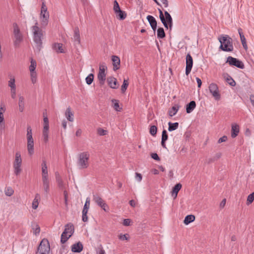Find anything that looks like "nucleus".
I'll list each match as a JSON object with an SVG mask.
<instances>
[{"label":"nucleus","instance_id":"f257e3e1","mask_svg":"<svg viewBox=\"0 0 254 254\" xmlns=\"http://www.w3.org/2000/svg\"><path fill=\"white\" fill-rule=\"evenodd\" d=\"M220 43L219 49L225 52H232L234 50L233 40L227 35H222L218 37Z\"/></svg>","mask_w":254,"mask_h":254},{"label":"nucleus","instance_id":"f03ea898","mask_svg":"<svg viewBox=\"0 0 254 254\" xmlns=\"http://www.w3.org/2000/svg\"><path fill=\"white\" fill-rule=\"evenodd\" d=\"M90 154L88 152H83L78 155L77 166L80 169H85L89 166Z\"/></svg>","mask_w":254,"mask_h":254},{"label":"nucleus","instance_id":"7ed1b4c3","mask_svg":"<svg viewBox=\"0 0 254 254\" xmlns=\"http://www.w3.org/2000/svg\"><path fill=\"white\" fill-rule=\"evenodd\" d=\"M41 0L42 1V3L40 14V19L42 27L45 28L48 24L49 13L48 11V8L45 1L43 0Z\"/></svg>","mask_w":254,"mask_h":254},{"label":"nucleus","instance_id":"20e7f679","mask_svg":"<svg viewBox=\"0 0 254 254\" xmlns=\"http://www.w3.org/2000/svg\"><path fill=\"white\" fill-rule=\"evenodd\" d=\"M158 11L159 12V18L164 27L167 29L169 28L171 30L173 26V19L171 15L167 11H164V14L163 11L159 8Z\"/></svg>","mask_w":254,"mask_h":254},{"label":"nucleus","instance_id":"39448f33","mask_svg":"<svg viewBox=\"0 0 254 254\" xmlns=\"http://www.w3.org/2000/svg\"><path fill=\"white\" fill-rule=\"evenodd\" d=\"M37 25V23H36L35 25L32 27V31L34 35V42L35 43L38 50H40L42 44L41 38L43 35V33L42 30H41Z\"/></svg>","mask_w":254,"mask_h":254},{"label":"nucleus","instance_id":"423d86ee","mask_svg":"<svg viewBox=\"0 0 254 254\" xmlns=\"http://www.w3.org/2000/svg\"><path fill=\"white\" fill-rule=\"evenodd\" d=\"M22 159L20 152L15 153V160L13 162L14 173L16 175H19L21 172Z\"/></svg>","mask_w":254,"mask_h":254},{"label":"nucleus","instance_id":"0eeeda50","mask_svg":"<svg viewBox=\"0 0 254 254\" xmlns=\"http://www.w3.org/2000/svg\"><path fill=\"white\" fill-rule=\"evenodd\" d=\"M50 250V245L47 240H43L37 249L36 254H49Z\"/></svg>","mask_w":254,"mask_h":254},{"label":"nucleus","instance_id":"6e6552de","mask_svg":"<svg viewBox=\"0 0 254 254\" xmlns=\"http://www.w3.org/2000/svg\"><path fill=\"white\" fill-rule=\"evenodd\" d=\"M13 34L14 36V45L18 46L22 40V36L20 32L19 28L16 23L13 24Z\"/></svg>","mask_w":254,"mask_h":254},{"label":"nucleus","instance_id":"1a4fd4ad","mask_svg":"<svg viewBox=\"0 0 254 254\" xmlns=\"http://www.w3.org/2000/svg\"><path fill=\"white\" fill-rule=\"evenodd\" d=\"M226 63L231 66H235L240 69H244L245 67V65L242 61L231 56L227 58Z\"/></svg>","mask_w":254,"mask_h":254},{"label":"nucleus","instance_id":"9d476101","mask_svg":"<svg viewBox=\"0 0 254 254\" xmlns=\"http://www.w3.org/2000/svg\"><path fill=\"white\" fill-rule=\"evenodd\" d=\"M210 92L212 94L215 100H219L220 99V94L217 84L214 83H211L209 86Z\"/></svg>","mask_w":254,"mask_h":254},{"label":"nucleus","instance_id":"9b49d317","mask_svg":"<svg viewBox=\"0 0 254 254\" xmlns=\"http://www.w3.org/2000/svg\"><path fill=\"white\" fill-rule=\"evenodd\" d=\"M93 200L100 207H101L105 211H107L106 208L108 207L107 204L104 200L98 194L93 195Z\"/></svg>","mask_w":254,"mask_h":254},{"label":"nucleus","instance_id":"f8f14e48","mask_svg":"<svg viewBox=\"0 0 254 254\" xmlns=\"http://www.w3.org/2000/svg\"><path fill=\"white\" fill-rule=\"evenodd\" d=\"M90 199L89 197H87L86 199L85 203L83 206V208L82 210V221L84 222H87L88 221V217L87 215V213L88 212V209L90 206Z\"/></svg>","mask_w":254,"mask_h":254},{"label":"nucleus","instance_id":"ddd939ff","mask_svg":"<svg viewBox=\"0 0 254 254\" xmlns=\"http://www.w3.org/2000/svg\"><path fill=\"white\" fill-rule=\"evenodd\" d=\"M186 74L188 75L191 70L193 65L192 58L190 53H188L186 56Z\"/></svg>","mask_w":254,"mask_h":254},{"label":"nucleus","instance_id":"4468645a","mask_svg":"<svg viewBox=\"0 0 254 254\" xmlns=\"http://www.w3.org/2000/svg\"><path fill=\"white\" fill-rule=\"evenodd\" d=\"M74 226L73 225L69 223L65 226V229L62 233V236H64L65 234H67L68 236L71 237L74 233Z\"/></svg>","mask_w":254,"mask_h":254},{"label":"nucleus","instance_id":"2eb2a0df","mask_svg":"<svg viewBox=\"0 0 254 254\" xmlns=\"http://www.w3.org/2000/svg\"><path fill=\"white\" fill-rule=\"evenodd\" d=\"M240 132V127L239 126L236 124L234 123L232 124L231 126V136L232 138H235L239 134Z\"/></svg>","mask_w":254,"mask_h":254},{"label":"nucleus","instance_id":"dca6fc26","mask_svg":"<svg viewBox=\"0 0 254 254\" xmlns=\"http://www.w3.org/2000/svg\"><path fill=\"white\" fill-rule=\"evenodd\" d=\"M42 187L45 193L47 194L50 191V181L49 178L42 179Z\"/></svg>","mask_w":254,"mask_h":254},{"label":"nucleus","instance_id":"f3484780","mask_svg":"<svg viewBox=\"0 0 254 254\" xmlns=\"http://www.w3.org/2000/svg\"><path fill=\"white\" fill-rule=\"evenodd\" d=\"M41 165L42 179L49 178L48 171L46 161L43 160Z\"/></svg>","mask_w":254,"mask_h":254},{"label":"nucleus","instance_id":"a211bd4d","mask_svg":"<svg viewBox=\"0 0 254 254\" xmlns=\"http://www.w3.org/2000/svg\"><path fill=\"white\" fill-rule=\"evenodd\" d=\"M147 19L148 20L152 29L155 32L157 28V21L155 18L151 15H148L147 16Z\"/></svg>","mask_w":254,"mask_h":254},{"label":"nucleus","instance_id":"6ab92c4d","mask_svg":"<svg viewBox=\"0 0 254 254\" xmlns=\"http://www.w3.org/2000/svg\"><path fill=\"white\" fill-rule=\"evenodd\" d=\"M107 82L109 86L113 89H117L118 87L117 79L115 77H108Z\"/></svg>","mask_w":254,"mask_h":254},{"label":"nucleus","instance_id":"aec40b11","mask_svg":"<svg viewBox=\"0 0 254 254\" xmlns=\"http://www.w3.org/2000/svg\"><path fill=\"white\" fill-rule=\"evenodd\" d=\"M112 60L113 64V69L116 70L120 68V59L119 57L117 56H113L112 57Z\"/></svg>","mask_w":254,"mask_h":254},{"label":"nucleus","instance_id":"412c9836","mask_svg":"<svg viewBox=\"0 0 254 254\" xmlns=\"http://www.w3.org/2000/svg\"><path fill=\"white\" fill-rule=\"evenodd\" d=\"M34 144L33 139L27 140V151L30 156L33 155L34 153Z\"/></svg>","mask_w":254,"mask_h":254},{"label":"nucleus","instance_id":"4be33fe9","mask_svg":"<svg viewBox=\"0 0 254 254\" xmlns=\"http://www.w3.org/2000/svg\"><path fill=\"white\" fill-rule=\"evenodd\" d=\"M83 250V245L80 242L74 244L71 246V251L74 253H80Z\"/></svg>","mask_w":254,"mask_h":254},{"label":"nucleus","instance_id":"5701e85b","mask_svg":"<svg viewBox=\"0 0 254 254\" xmlns=\"http://www.w3.org/2000/svg\"><path fill=\"white\" fill-rule=\"evenodd\" d=\"M238 32L240 35L241 41L242 44V45L244 47V48L245 50H247L248 48L247 43H246V39L244 35L243 34V33L242 32V29L241 28L238 29Z\"/></svg>","mask_w":254,"mask_h":254},{"label":"nucleus","instance_id":"b1692460","mask_svg":"<svg viewBox=\"0 0 254 254\" xmlns=\"http://www.w3.org/2000/svg\"><path fill=\"white\" fill-rule=\"evenodd\" d=\"M182 188V185L180 183L177 184L173 188L172 190V195L174 197V198H176L177 194L179 190Z\"/></svg>","mask_w":254,"mask_h":254},{"label":"nucleus","instance_id":"393cba45","mask_svg":"<svg viewBox=\"0 0 254 254\" xmlns=\"http://www.w3.org/2000/svg\"><path fill=\"white\" fill-rule=\"evenodd\" d=\"M56 179L59 188L61 190H64V184L60 175L57 173H56Z\"/></svg>","mask_w":254,"mask_h":254},{"label":"nucleus","instance_id":"a878e982","mask_svg":"<svg viewBox=\"0 0 254 254\" xmlns=\"http://www.w3.org/2000/svg\"><path fill=\"white\" fill-rule=\"evenodd\" d=\"M196 107V103L194 101H190L186 106V112L187 113H191Z\"/></svg>","mask_w":254,"mask_h":254},{"label":"nucleus","instance_id":"bb28decb","mask_svg":"<svg viewBox=\"0 0 254 254\" xmlns=\"http://www.w3.org/2000/svg\"><path fill=\"white\" fill-rule=\"evenodd\" d=\"M65 116L68 121L69 122L73 121V114L71 111V109L70 107H68L65 111Z\"/></svg>","mask_w":254,"mask_h":254},{"label":"nucleus","instance_id":"cd10ccee","mask_svg":"<svg viewBox=\"0 0 254 254\" xmlns=\"http://www.w3.org/2000/svg\"><path fill=\"white\" fill-rule=\"evenodd\" d=\"M179 108L180 106L179 105H175L168 111L169 115L170 117H173V116L177 114V112L178 111Z\"/></svg>","mask_w":254,"mask_h":254},{"label":"nucleus","instance_id":"c85d7f7f","mask_svg":"<svg viewBox=\"0 0 254 254\" xmlns=\"http://www.w3.org/2000/svg\"><path fill=\"white\" fill-rule=\"evenodd\" d=\"M74 40L77 42L78 44H80V33L78 27H75L74 30V35H73Z\"/></svg>","mask_w":254,"mask_h":254},{"label":"nucleus","instance_id":"c756f323","mask_svg":"<svg viewBox=\"0 0 254 254\" xmlns=\"http://www.w3.org/2000/svg\"><path fill=\"white\" fill-rule=\"evenodd\" d=\"M53 49L58 53H64V51L63 48V44L61 43H55L53 45Z\"/></svg>","mask_w":254,"mask_h":254},{"label":"nucleus","instance_id":"7c9ffc66","mask_svg":"<svg viewBox=\"0 0 254 254\" xmlns=\"http://www.w3.org/2000/svg\"><path fill=\"white\" fill-rule=\"evenodd\" d=\"M98 79L100 85H103L106 80V74L104 72H98Z\"/></svg>","mask_w":254,"mask_h":254},{"label":"nucleus","instance_id":"2f4dec72","mask_svg":"<svg viewBox=\"0 0 254 254\" xmlns=\"http://www.w3.org/2000/svg\"><path fill=\"white\" fill-rule=\"evenodd\" d=\"M15 80L13 76H11L10 79L8 82V86L10 88V90L16 89Z\"/></svg>","mask_w":254,"mask_h":254},{"label":"nucleus","instance_id":"473e14b6","mask_svg":"<svg viewBox=\"0 0 254 254\" xmlns=\"http://www.w3.org/2000/svg\"><path fill=\"white\" fill-rule=\"evenodd\" d=\"M195 220V216L193 215H188L187 216H186L184 220V223L186 225H188L190 223L194 221Z\"/></svg>","mask_w":254,"mask_h":254},{"label":"nucleus","instance_id":"72a5a7b5","mask_svg":"<svg viewBox=\"0 0 254 254\" xmlns=\"http://www.w3.org/2000/svg\"><path fill=\"white\" fill-rule=\"evenodd\" d=\"M40 196L39 194L37 193L35 195V197L32 202V208L34 209H36L38 207L39 205V200L40 199Z\"/></svg>","mask_w":254,"mask_h":254},{"label":"nucleus","instance_id":"f704fd0d","mask_svg":"<svg viewBox=\"0 0 254 254\" xmlns=\"http://www.w3.org/2000/svg\"><path fill=\"white\" fill-rule=\"evenodd\" d=\"M117 18L120 20H124L127 17V14L125 11L122 10L120 9L119 11H117Z\"/></svg>","mask_w":254,"mask_h":254},{"label":"nucleus","instance_id":"c9c22d12","mask_svg":"<svg viewBox=\"0 0 254 254\" xmlns=\"http://www.w3.org/2000/svg\"><path fill=\"white\" fill-rule=\"evenodd\" d=\"M112 102L113 104V107L114 109L117 112H120L122 110V108L120 107L119 101L116 99L112 100Z\"/></svg>","mask_w":254,"mask_h":254},{"label":"nucleus","instance_id":"e433bc0d","mask_svg":"<svg viewBox=\"0 0 254 254\" xmlns=\"http://www.w3.org/2000/svg\"><path fill=\"white\" fill-rule=\"evenodd\" d=\"M168 125H169L168 130L169 131H172L175 130L178 128V127H179V123H177V122L174 123H172L171 122H169L168 123Z\"/></svg>","mask_w":254,"mask_h":254},{"label":"nucleus","instance_id":"4c0bfd02","mask_svg":"<svg viewBox=\"0 0 254 254\" xmlns=\"http://www.w3.org/2000/svg\"><path fill=\"white\" fill-rule=\"evenodd\" d=\"M24 99L22 96H20L19 98V110L21 112L23 111L24 108Z\"/></svg>","mask_w":254,"mask_h":254},{"label":"nucleus","instance_id":"58836bf2","mask_svg":"<svg viewBox=\"0 0 254 254\" xmlns=\"http://www.w3.org/2000/svg\"><path fill=\"white\" fill-rule=\"evenodd\" d=\"M157 37L159 38H163L165 37V33L163 28L160 27L158 29Z\"/></svg>","mask_w":254,"mask_h":254},{"label":"nucleus","instance_id":"ea45409f","mask_svg":"<svg viewBox=\"0 0 254 254\" xmlns=\"http://www.w3.org/2000/svg\"><path fill=\"white\" fill-rule=\"evenodd\" d=\"M30 63L31 64L29 66V70L30 72H35L37 65L36 62L35 60L31 59Z\"/></svg>","mask_w":254,"mask_h":254},{"label":"nucleus","instance_id":"a19ab883","mask_svg":"<svg viewBox=\"0 0 254 254\" xmlns=\"http://www.w3.org/2000/svg\"><path fill=\"white\" fill-rule=\"evenodd\" d=\"M32 229L33 230V233L37 235V234H39L40 232V228L39 226V225L36 223L32 225Z\"/></svg>","mask_w":254,"mask_h":254},{"label":"nucleus","instance_id":"79ce46f5","mask_svg":"<svg viewBox=\"0 0 254 254\" xmlns=\"http://www.w3.org/2000/svg\"><path fill=\"white\" fill-rule=\"evenodd\" d=\"M94 79V75L92 73L89 74L85 79L86 82L88 85H90Z\"/></svg>","mask_w":254,"mask_h":254},{"label":"nucleus","instance_id":"37998d69","mask_svg":"<svg viewBox=\"0 0 254 254\" xmlns=\"http://www.w3.org/2000/svg\"><path fill=\"white\" fill-rule=\"evenodd\" d=\"M48 131H49V129H43V140L45 142H47L48 141V138H49Z\"/></svg>","mask_w":254,"mask_h":254},{"label":"nucleus","instance_id":"c03bdc74","mask_svg":"<svg viewBox=\"0 0 254 254\" xmlns=\"http://www.w3.org/2000/svg\"><path fill=\"white\" fill-rule=\"evenodd\" d=\"M254 200V192L251 193L248 196L247 200V205H249L252 203Z\"/></svg>","mask_w":254,"mask_h":254},{"label":"nucleus","instance_id":"a18cd8bd","mask_svg":"<svg viewBox=\"0 0 254 254\" xmlns=\"http://www.w3.org/2000/svg\"><path fill=\"white\" fill-rule=\"evenodd\" d=\"M27 131L26 136L27 140L33 139L32 137V129L30 127H27Z\"/></svg>","mask_w":254,"mask_h":254},{"label":"nucleus","instance_id":"49530a36","mask_svg":"<svg viewBox=\"0 0 254 254\" xmlns=\"http://www.w3.org/2000/svg\"><path fill=\"white\" fill-rule=\"evenodd\" d=\"M43 122H44L43 129H49V120H48V118L47 117V116H44Z\"/></svg>","mask_w":254,"mask_h":254},{"label":"nucleus","instance_id":"de8ad7c7","mask_svg":"<svg viewBox=\"0 0 254 254\" xmlns=\"http://www.w3.org/2000/svg\"><path fill=\"white\" fill-rule=\"evenodd\" d=\"M31 80L32 82L34 84L37 81V73L36 72H30Z\"/></svg>","mask_w":254,"mask_h":254},{"label":"nucleus","instance_id":"09e8293b","mask_svg":"<svg viewBox=\"0 0 254 254\" xmlns=\"http://www.w3.org/2000/svg\"><path fill=\"white\" fill-rule=\"evenodd\" d=\"M13 193L14 190L10 187L7 188L5 190V194L7 196H10L13 194Z\"/></svg>","mask_w":254,"mask_h":254},{"label":"nucleus","instance_id":"8fccbe9b","mask_svg":"<svg viewBox=\"0 0 254 254\" xmlns=\"http://www.w3.org/2000/svg\"><path fill=\"white\" fill-rule=\"evenodd\" d=\"M157 130V127L155 126H152L150 127L149 132L152 135L154 136L156 134Z\"/></svg>","mask_w":254,"mask_h":254},{"label":"nucleus","instance_id":"3c124183","mask_svg":"<svg viewBox=\"0 0 254 254\" xmlns=\"http://www.w3.org/2000/svg\"><path fill=\"white\" fill-rule=\"evenodd\" d=\"M113 9L116 14H117V11H119L121 9L120 5L116 0H114V1Z\"/></svg>","mask_w":254,"mask_h":254},{"label":"nucleus","instance_id":"603ef678","mask_svg":"<svg viewBox=\"0 0 254 254\" xmlns=\"http://www.w3.org/2000/svg\"><path fill=\"white\" fill-rule=\"evenodd\" d=\"M128 85V83L127 80L124 79L123 84L121 87V90L122 92H125V91L127 90V87Z\"/></svg>","mask_w":254,"mask_h":254},{"label":"nucleus","instance_id":"864d4df0","mask_svg":"<svg viewBox=\"0 0 254 254\" xmlns=\"http://www.w3.org/2000/svg\"><path fill=\"white\" fill-rule=\"evenodd\" d=\"M108 133V131L107 130H105L102 128H98L97 129V133L99 135H106Z\"/></svg>","mask_w":254,"mask_h":254},{"label":"nucleus","instance_id":"5fc2aeb1","mask_svg":"<svg viewBox=\"0 0 254 254\" xmlns=\"http://www.w3.org/2000/svg\"><path fill=\"white\" fill-rule=\"evenodd\" d=\"M106 69L107 66L106 65V64L104 63H101L99 66V72L105 73V71Z\"/></svg>","mask_w":254,"mask_h":254},{"label":"nucleus","instance_id":"6e6d98bb","mask_svg":"<svg viewBox=\"0 0 254 254\" xmlns=\"http://www.w3.org/2000/svg\"><path fill=\"white\" fill-rule=\"evenodd\" d=\"M129 235L128 234H120L119 236V239L121 240L124 241V240H128L129 239Z\"/></svg>","mask_w":254,"mask_h":254},{"label":"nucleus","instance_id":"4d7b16f0","mask_svg":"<svg viewBox=\"0 0 254 254\" xmlns=\"http://www.w3.org/2000/svg\"><path fill=\"white\" fill-rule=\"evenodd\" d=\"M70 237L67 234L64 235V236L61 235V242L62 244L65 243Z\"/></svg>","mask_w":254,"mask_h":254},{"label":"nucleus","instance_id":"13d9d810","mask_svg":"<svg viewBox=\"0 0 254 254\" xmlns=\"http://www.w3.org/2000/svg\"><path fill=\"white\" fill-rule=\"evenodd\" d=\"M168 134L167 131L164 129L162 133V138L161 140L166 141L168 139Z\"/></svg>","mask_w":254,"mask_h":254},{"label":"nucleus","instance_id":"bf43d9fd","mask_svg":"<svg viewBox=\"0 0 254 254\" xmlns=\"http://www.w3.org/2000/svg\"><path fill=\"white\" fill-rule=\"evenodd\" d=\"M64 203L66 206L67 205V198L68 195L67 192L66 190L64 191Z\"/></svg>","mask_w":254,"mask_h":254},{"label":"nucleus","instance_id":"052dcab7","mask_svg":"<svg viewBox=\"0 0 254 254\" xmlns=\"http://www.w3.org/2000/svg\"><path fill=\"white\" fill-rule=\"evenodd\" d=\"M142 177L141 174L138 173H135V179L138 182H140L142 180Z\"/></svg>","mask_w":254,"mask_h":254},{"label":"nucleus","instance_id":"680f3d73","mask_svg":"<svg viewBox=\"0 0 254 254\" xmlns=\"http://www.w3.org/2000/svg\"><path fill=\"white\" fill-rule=\"evenodd\" d=\"M151 156L153 159H154L156 161H159L160 160L159 157L158 156V155L157 153H152L151 154Z\"/></svg>","mask_w":254,"mask_h":254},{"label":"nucleus","instance_id":"e2e57ef3","mask_svg":"<svg viewBox=\"0 0 254 254\" xmlns=\"http://www.w3.org/2000/svg\"><path fill=\"white\" fill-rule=\"evenodd\" d=\"M227 140V136L224 135L222 137H220L218 141V143H222L223 142H225Z\"/></svg>","mask_w":254,"mask_h":254},{"label":"nucleus","instance_id":"0e129e2a","mask_svg":"<svg viewBox=\"0 0 254 254\" xmlns=\"http://www.w3.org/2000/svg\"><path fill=\"white\" fill-rule=\"evenodd\" d=\"M131 221H130V219H125L124 220V222H123V225L124 226H129L130 225V223Z\"/></svg>","mask_w":254,"mask_h":254},{"label":"nucleus","instance_id":"69168bd1","mask_svg":"<svg viewBox=\"0 0 254 254\" xmlns=\"http://www.w3.org/2000/svg\"><path fill=\"white\" fill-rule=\"evenodd\" d=\"M11 96L13 99H15L16 98V89L14 90H10Z\"/></svg>","mask_w":254,"mask_h":254},{"label":"nucleus","instance_id":"338daca9","mask_svg":"<svg viewBox=\"0 0 254 254\" xmlns=\"http://www.w3.org/2000/svg\"><path fill=\"white\" fill-rule=\"evenodd\" d=\"M226 200L225 198L223 199L220 204V207L223 208L226 204Z\"/></svg>","mask_w":254,"mask_h":254},{"label":"nucleus","instance_id":"774afa93","mask_svg":"<svg viewBox=\"0 0 254 254\" xmlns=\"http://www.w3.org/2000/svg\"><path fill=\"white\" fill-rule=\"evenodd\" d=\"M250 99V101H251V102L252 105L254 107V95H251Z\"/></svg>","mask_w":254,"mask_h":254}]
</instances>
